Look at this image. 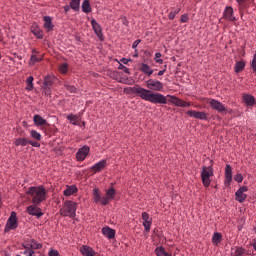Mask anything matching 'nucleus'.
Wrapping results in <instances>:
<instances>
[{
    "mask_svg": "<svg viewBox=\"0 0 256 256\" xmlns=\"http://www.w3.org/2000/svg\"><path fill=\"white\" fill-rule=\"evenodd\" d=\"M17 229V213L11 212L10 217L7 220L6 226L4 228L5 233Z\"/></svg>",
    "mask_w": 256,
    "mask_h": 256,
    "instance_id": "obj_9",
    "label": "nucleus"
},
{
    "mask_svg": "<svg viewBox=\"0 0 256 256\" xmlns=\"http://www.w3.org/2000/svg\"><path fill=\"white\" fill-rule=\"evenodd\" d=\"M49 256H59V251L51 249L49 251Z\"/></svg>",
    "mask_w": 256,
    "mask_h": 256,
    "instance_id": "obj_52",
    "label": "nucleus"
},
{
    "mask_svg": "<svg viewBox=\"0 0 256 256\" xmlns=\"http://www.w3.org/2000/svg\"><path fill=\"white\" fill-rule=\"evenodd\" d=\"M251 67L253 69V73H256V53L253 56L252 62H251Z\"/></svg>",
    "mask_w": 256,
    "mask_h": 256,
    "instance_id": "obj_46",
    "label": "nucleus"
},
{
    "mask_svg": "<svg viewBox=\"0 0 256 256\" xmlns=\"http://www.w3.org/2000/svg\"><path fill=\"white\" fill-rule=\"evenodd\" d=\"M64 11L65 13H69V11H71V6H68V5L64 6Z\"/></svg>",
    "mask_w": 256,
    "mask_h": 256,
    "instance_id": "obj_54",
    "label": "nucleus"
},
{
    "mask_svg": "<svg viewBox=\"0 0 256 256\" xmlns=\"http://www.w3.org/2000/svg\"><path fill=\"white\" fill-rule=\"evenodd\" d=\"M147 91L161 92L164 89L163 82L157 79H149L146 81Z\"/></svg>",
    "mask_w": 256,
    "mask_h": 256,
    "instance_id": "obj_7",
    "label": "nucleus"
},
{
    "mask_svg": "<svg viewBox=\"0 0 256 256\" xmlns=\"http://www.w3.org/2000/svg\"><path fill=\"white\" fill-rule=\"evenodd\" d=\"M44 93L49 97L51 95V87L43 86Z\"/></svg>",
    "mask_w": 256,
    "mask_h": 256,
    "instance_id": "obj_50",
    "label": "nucleus"
},
{
    "mask_svg": "<svg viewBox=\"0 0 256 256\" xmlns=\"http://www.w3.org/2000/svg\"><path fill=\"white\" fill-rule=\"evenodd\" d=\"M245 248L237 246L234 251V256H245Z\"/></svg>",
    "mask_w": 256,
    "mask_h": 256,
    "instance_id": "obj_37",
    "label": "nucleus"
},
{
    "mask_svg": "<svg viewBox=\"0 0 256 256\" xmlns=\"http://www.w3.org/2000/svg\"><path fill=\"white\" fill-rule=\"evenodd\" d=\"M223 17L226 21L235 22L237 21V17H235V11L233 10V7L226 6L223 11Z\"/></svg>",
    "mask_w": 256,
    "mask_h": 256,
    "instance_id": "obj_11",
    "label": "nucleus"
},
{
    "mask_svg": "<svg viewBox=\"0 0 256 256\" xmlns=\"http://www.w3.org/2000/svg\"><path fill=\"white\" fill-rule=\"evenodd\" d=\"M121 62L124 64V65H128L129 64V60L127 58H122L121 59Z\"/></svg>",
    "mask_w": 256,
    "mask_h": 256,
    "instance_id": "obj_55",
    "label": "nucleus"
},
{
    "mask_svg": "<svg viewBox=\"0 0 256 256\" xmlns=\"http://www.w3.org/2000/svg\"><path fill=\"white\" fill-rule=\"evenodd\" d=\"M14 145L16 147H19V146L26 147V145H29V139H27V138H17L14 142Z\"/></svg>",
    "mask_w": 256,
    "mask_h": 256,
    "instance_id": "obj_30",
    "label": "nucleus"
},
{
    "mask_svg": "<svg viewBox=\"0 0 256 256\" xmlns=\"http://www.w3.org/2000/svg\"><path fill=\"white\" fill-rule=\"evenodd\" d=\"M43 20L45 29H47V31H53V22L51 20V17L45 16Z\"/></svg>",
    "mask_w": 256,
    "mask_h": 256,
    "instance_id": "obj_27",
    "label": "nucleus"
},
{
    "mask_svg": "<svg viewBox=\"0 0 256 256\" xmlns=\"http://www.w3.org/2000/svg\"><path fill=\"white\" fill-rule=\"evenodd\" d=\"M28 145H31L32 147H41V144L39 142L28 140Z\"/></svg>",
    "mask_w": 256,
    "mask_h": 256,
    "instance_id": "obj_49",
    "label": "nucleus"
},
{
    "mask_svg": "<svg viewBox=\"0 0 256 256\" xmlns=\"http://www.w3.org/2000/svg\"><path fill=\"white\" fill-rule=\"evenodd\" d=\"M33 121H34V124L36 125V127H45V125H47V120H45L39 114L34 115Z\"/></svg>",
    "mask_w": 256,
    "mask_h": 256,
    "instance_id": "obj_22",
    "label": "nucleus"
},
{
    "mask_svg": "<svg viewBox=\"0 0 256 256\" xmlns=\"http://www.w3.org/2000/svg\"><path fill=\"white\" fill-rule=\"evenodd\" d=\"M142 220L145 221H151V218L149 217V214L147 212L142 213Z\"/></svg>",
    "mask_w": 256,
    "mask_h": 256,
    "instance_id": "obj_48",
    "label": "nucleus"
},
{
    "mask_svg": "<svg viewBox=\"0 0 256 256\" xmlns=\"http://www.w3.org/2000/svg\"><path fill=\"white\" fill-rule=\"evenodd\" d=\"M59 71H60V73L65 75L69 71V65H67V63L60 64Z\"/></svg>",
    "mask_w": 256,
    "mask_h": 256,
    "instance_id": "obj_39",
    "label": "nucleus"
},
{
    "mask_svg": "<svg viewBox=\"0 0 256 256\" xmlns=\"http://www.w3.org/2000/svg\"><path fill=\"white\" fill-rule=\"evenodd\" d=\"M155 62L159 63L160 65L163 63V59H161V53L160 52H157L155 54Z\"/></svg>",
    "mask_w": 256,
    "mask_h": 256,
    "instance_id": "obj_44",
    "label": "nucleus"
},
{
    "mask_svg": "<svg viewBox=\"0 0 256 256\" xmlns=\"http://www.w3.org/2000/svg\"><path fill=\"white\" fill-rule=\"evenodd\" d=\"M181 11V8H177L172 10L169 15H168V19H170V21H173V19H175V16L178 15V13Z\"/></svg>",
    "mask_w": 256,
    "mask_h": 256,
    "instance_id": "obj_40",
    "label": "nucleus"
},
{
    "mask_svg": "<svg viewBox=\"0 0 256 256\" xmlns=\"http://www.w3.org/2000/svg\"><path fill=\"white\" fill-rule=\"evenodd\" d=\"M91 25L94 33L97 35V37H99V39H101V37H103V31L101 29V25H99V23H97V20L95 19L91 20Z\"/></svg>",
    "mask_w": 256,
    "mask_h": 256,
    "instance_id": "obj_20",
    "label": "nucleus"
},
{
    "mask_svg": "<svg viewBox=\"0 0 256 256\" xmlns=\"http://www.w3.org/2000/svg\"><path fill=\"white\" fill-rule=\"evenodd\" d=\"M82 11L84 13H91V3H89V0H84L82 2Z\"/></svg>",
    "mask_w": 256,
    "mask_h": 256,
    "instance_id": "obj_32",
    "label": "nucleus"
},
{
    "mask_svg": "<svg viewBox=\"0 0 256 256\" xmlns=\"http://www.w3.org/2000/svg\"><path fill=\"white\" fill-rule=\"evenodd\" d=\"M80 5H81V0H71L70 9H73V11H79Z\"/></svg>",
    "mask_w": 256,
    "mask_h": 256,
    "instance_id": "obj_34",
    "label": "nucleus"
},
{
    "mask_svg": "<svg viewBox=\"0 0 256 256\" xmlns=\"http://www.w3.org/2000/svg\"><path fill=\"white\" fill-rule=\"evenodd\" d=\"M139 43H141V40L134 41L133 44H132V49H137Z\"/></svg>",
    "mask_w": 256,
    "mask_h": 256,
    "instance_id": "obj_53",
    "label": "nucleus"
},
{
    "mask_svg": "<svg viewBox=\"0 0 256 256\" xmlns=\"http://www.w3.org/2000/svg\"><path fill=\"white\" fill-rule=\"evenodd\" d=\"M247 191H249L247 186L240 187L235 193L236 201H238L239 203H243V201L247 199V194H245L247 193Z\"/></svg>",
    "mask_w": 256,
    "mask_h": 256,
    "instance_id": "obj_14",
    "label": "nucleus"
},
{
    "mask_svg": "<svg viewBox=\"0 0 256 256\" xmlns=\"http://www.w3.org/2000/svg\"><path fill=\"white\" fill-rule=\"evenodd\" d=\"M67 119L72 123V125L79 124V117L77 115L70 114L67 116Z\"/></svg>",
    "mask_w": 256,
    "mask_h": 256,
    "instance_id": "obj_36",
    "label": "nucleus"
},
{
    "mask_svg": "<svg viewBox=\"0 0 256 256\" xmlns=\"http://www.w3.org/2000/svg\"><path fill=\"white\" fill-rule=\"evenodd\" d=\"M53 78L52 76H46L44 77V87H53Z\"/></svg>",
    "mask_w": 256,
    "mask_h": 256,
    "instance_id": "obj_35",
    "label": "nucleus"
},
{
    "mask_svg": "<svg viewBox=\"0 0 256 256\" xmlns=\"http://www.w3.org/2000/svg\"><path fill=\"white\" fill-rule=\"evenodd\" d=\"M243 101L248 107H253V105H255V97L251 94H244Z\"/></svg>",
    "mask_w": 256,
    "mask_h": 256,
    "instance_id": "obj_24",
    "label": "nucleus"
},
{
    "mask_svg": "<svg viewBox=\"0 0 256 256\" xmlns=\"http://www.w3.org/2000/svg\"><path fill=\"white\" fill-rule=\"evenodd\" d=\"M222 237L223 236L221 235V233L219 232L214 233L212 236V243L216 246L219 245V243H221Z\"/></svg>",
    "mask_w": 256,
    "mask_h": 256,
    "instance_id": "obj_31",
    "label": "nucleus"
},
{
    "mask_svg": "<svg viewBox=\"0 0 256 256\" xmlns=\"http://www.w3.org/2000/svg\"><path fill=\"white\" fill-rule=\"evenodd\" d=\"M231 181H233V169L231 165L227 164L225 168V185L230 186Z\"/></svg>",
    "mask_w": 256,
    "mask_h": 256,
    "instance_id": "obj_18",
    "label": "nucleus"
},
{
    "mask_svg": "<svg viewBox=\"0 0 256 256\" xmlns=\"http://www.w3.org/2000/svg\"><path fill=\"white\" fill-rule=\"evenodd\" d=\"M211 177H213V167H202L201 180L204 187L211 185Z\"/></svg>",
    "mask_w": 256,
    "mask_h": 256,
    "instance_id": "obj_5",
    "label": "nucleus"
},
{
    "mask_svg": "<svg viewBox=\"0 0 256 256\" xmlns=\"http://www.w3.org/2000/svg\"><path fill=\"white\" fill-rule=\"evenodd\" d=\"M80 253L83 256L97 255V252H95V250L93 248H91V246H88V245H83L82 247H80Z\"/></svg>",
    "mask_w": 256,
    "mask_h": 256,
    "instance_id": "obj_19",
    "label": "nucleus"
},
{
    "mask_svg": "<svg viewBox=\"0 0 256 256\" xmlns=\"http://www.w3.org/2000/svg\"><path fill=\"white\" fill-rule=\"evenodd\" d=\"M250 245L253 247L254 251H256V239H253Z\"/></svg>",
    "mask_w": 256,
    "mask_h": 256,
    "instance_id": "obj_57",
    "label": "nucleus"
},
{
    "mask_svg": "<svg viewBox=\"0 0 256 256\" xmlns=\"http://www.w3.org/2000/svg\"><path fill=\"white\" fill-rule=\"evenodd\" d=\"M115 233H116L115 229H112L109 226H106V227L102 228V234L107 239H115Z\"/></svg>",
    "mask_w": 256,
    "mask_h": 256,
    "instance_id": "obj_21",
    "label": "nucleus"
},
{
    "mask_svg": "<svg viewBox=\"0 0 256 256\" xmlns=\"http://www.w3.org/2000/svg\"><path fill=\"white\" fill-rule=\"evenodd\" d=\"M118 69H119L120 71H124V73H127V75H130V74H131V72L129 71V68H127V67H126L125 65H123V64H119Z\"/></svg>",
    "mask_w": 256,
    "mask_h": 256,
    "instance_id": "obj_43",
    "label": "nucleus"
},
{
    "mask_svg": "<svg viewBox=\"0 0 256 256\" xmlns=\"http://www.w3.org/2000/svg\"><path fill=\"white\" fill-rule=\"evenodd\" d=\"M30 135L32 139H35V141H41V133L37 132L36 130H31Z\"/></svg>",
    "mask_w": 256,
    "mask_h": 256,
    "instance_id": "obj_38",
    "label": "nucleus"
},
{
    "mask_svg": "<svg viewBox=\"0 0 256 256\" xmlns=\"http://www.w3.org/2000/svg\"><path fill=\"white\" fill-rule=\"evenodd\" d=\"M65 88L67 89V91H69L70 93H75L77 91V88L75 86H70V85H66Z\"/></svg>",
    "mask_w": 256,
    "mask_h": 256,
    "instance_id": "obj_47",
    "label": "nucleus"
},
{
    "mask_svg": "<svg viewBox=\"0 0 256 256\" xmlns=\"http://www.w3.org/2000/svg\"><path fill=\"white\" fill-rule=\"evenodd\" d=\"M208 105H210L211 109L217 111V113H221L222 115L228 111L225 105L219 102V100L210 99L208 100Z\"/></svg>",
    "mask_w": 256,
    "mask_h": 256,
    "instance_id": "obj_8",
    "label": "nucleus"
},
{
    "mask_svg": "<svg viewBox=\"0 0 256 256\" xmlns=\"http://www.w3.org/2000/svg\"><path fill=\"white\" fill-rule=\"evenodd\" d=\"M33 205H41L47 199V190L43 186H32L26 191Z\"/></svg>",
    "mask_w": 256,
    "mask_h": 256,
    "instance_id": "obj_2",
    "label": "nucleus"
},
{
    "mask_svg": "<svg viewBox=\"0 0 256 256\" xmlns=\"http://www.w3.org/2000/svg\"><path fill=\"white\" fill-rule=\"evenodd\" d=\"M107 167V160H100L98 163L94 164L91 168L90 171H92L94 174L95 173H101L103 169Z\"/></svg>",
    "mask_w": 256,
    "mask_h": 256,
    "instance_id": "obj_17",
    "label": "nucleus"
},
{
    "mask_svg": "<svg viewBox=\"0 0 256 256\" xmlns=\"http://www.w3.org/2000/svg\"><path fill=\"white\" fill-rule=\"evenodd\" d=\"M124 93H126V95H137V97H140L143 101H148L155 105H157V103L167 105V98L163 94L147 90L139 85L124 88Z\"/></svg>",
    "mask_w": 256,
    "mask_h": 256,
    "instance_id": "obj_1",
    "label": "nucleus"
},
{
    "mask_svg": "<svg viewBox=\"0 0 256 256\" xmlns=\"http://www.w3.org/2000/svg\"><path fill=\"white\" fill-rule=\"evenodd\" d=\"M27 91H33V76H29L27 78V86H26Z\"/></svg>",
    "mask_w": 256,
    "mask_h": 256,
    "instance_id": "obj_41",
    "label": "nucleus"
},
{
    "mask_svg": "<svg viewBox=\"0 0 256 256\" xmlns=\"http://www.w3.org/2000/svg\"><path fill=\"white\" fill-rule=\"evenodd\" d=\"M89 151H91V148H89V146L87 145L79 148L76 153L77 161H83L84 159H87V155H89Z\"/></svg>",
    "mask_w": 256,
    "mask_h": 256,
    "instance_id": "obj_13",
    "label": "nucleus"
},
{
    "mask_svg": "<svg viewBox=\"0 0 256 256\" xmlns=\"http://www.w3.org/2000/svg\"><path fill=\"white\" fill-rule=\"evenodd\" d=\"M151 220H148V221H144L143 222V226H144V228H145V231L147 232V233H149V231H151Z\"/></svg>",
    "mask_w": 256,
    "mask_h": 256,
    "instance_id": "obj_42",
    "label": "nucleus"
},
{
    "mask_svg": "<svg viewBox=\"0 0 256 256\" xmlns=\"http://www.w3.org/2000/svg\"><path fill=\"white\" fill-rule=\"evenodd\" d=\"M133 57H139V54H138V53H135V54L133 55Z\"/></svg>",
    "mask_w": 256,
    "mask_h": 256,
    "instance_id": "obj_58",
    "label": "nucleus"
},
{
    "mask_svg": "<svg viewBox=\"0 0 256 256\" xmlns=\"http://www.w3.org/2000/svg\"><path fill=\"white\" fill-rule=\"evenodd\" d=\"M115 195H117V191H115L114 188L106 190L105 196H101L99 188L93 189V201L96 204L109 205V202L115 199Z\"/></svg>",
    "mask_w": 256,
    "mask_h": 256,
    "instance_id": "obj_3",
    "label": "nucleus"
},
{
    "mask_svg": "<svg viewBox=\"0 0 256 256\" xmlns=\"http://www.w3.org/2000/svg\"><path fill=\"white\" fill-rule=\"evenodd\" d=\"M234 181L237 183H243V174H237L234 176Z\"/></svg>",
    "mask_w": 256,
    "mask_h": 256,
    "instance_id": "obj_45",
    "label": "nucleus"
},
{
    "mask_svg": "<svg viewBox=\"0 0 256 256\" xmlns=\"http://www.w3.org/2000/svg\"><path fill=\"white\" fill-rule=\"evenodd\" d=\"M140 71L144 74L147 75L148 77H151V75L153 74V69H151V67L146 64V63H142L140 65Z\"/></svg>",
    "mask_w": 256,
    "mask_h": 256,
    "instance_id": "obj_25",
    "label": "nucleus"
},
{
    "mask_svg": "<svg viewBox=\"0 0 256 256\" xmlns=\"http://www.w3.org/2000/svg\"><path fill=\"white\" fill-rule=\"evenodd\" d=\"M31 33H33V35L37 39H41L43 37V30H41V28H39V26H37V24H33L31 26Z\"/></svg>",
    "mask_w": 256,
    "mask_h": 256,
    "instance_id": "obj_23",
    "label": "nucleus"
},
{
    "mask_svg": "<svg viewBox=\"0 0 256 256\" xmlns=\"http://www.w3.org/2000/svg\"><path fill=\"white\" fill-rule=\"evenodd\" d=\"M154 253L157 256H172L171 254L167 253V251H165V247L163 246L156 247V249L154 250Z\"/></svg>",
    "mask_w": 256,
    "mask_h": 256,
    "instance_id": "obj_29",
    "label": "nucleus"
},
{
    "mask_svg": "<svg viewBox=\"0 0 256 256\" xmlns=\"http://www.w3.org/2000/svg\"><path fill=\"white\" fill-rule=\"evenodd\" d=\"M186 115H188L189 117H193L194 119H200L201 121H207V113H205V112L190 110V111L186 112Z\"/></svg>",
    "mask_w": 256,
    "mask_h": 256,
    "instance_id": "obj_15",
    "label": "nucleus"
},
{
    "mask_svg": "<svg viewBox=\"0 0 256 256\" xmlns=\"http://www.w3.org/2000/svg\"><path fill=\"white\" fill-rule=\"evenodd\" d=\"M38 205L32 204L27 207V214L33 215L39 219V217H43V212H41V208L37 207Z\"/></svg>",
    "mask_w": 256,
    "mask_h": 256,
    "instance_id": "obj_16",
    "label": "nucleus"
},
{
    "mask_svg": "<svg viewBox=\"0 0 256 256\" xmlns=\"http://www.w3.org/2000/svg\"><path fill=\"white\" fill-rule=\"evenodd\" d=\"M170 103H173V105H176V107H191V103L183 101L180 98H177L176 96H167Z\"/></svg>",
    "mask_w": 256,
    "mask_h": 256,
    "instance_id": "obj_12",
    "label": "nucleus"
},
{
    "mask_svg": "<svg viewBox=\"0 0 256 256\" xmlns=\"http://www.w3.org/2000/svg\"><path fill=\"white\" fill-rule=\"evenodd\" d=\"M78 189L75 185L67 186V188L64 190L65 197H71V195H75L77 193Z\"/></svg>",
    "mask_w": 256,
    "mask_h": 256,
    "instance_id": "obj_26",
    "label": "nucleus"
},
{
    "mask_svg": "<svg viewBox=\"0 0 256 256\" xmlns=\"http://www.w3.org/2000/svg\"><path fill=\"white\" fill-rule=\"evenodd\" d=\"M243 69H245V63L243 61L236 62L235 66H234L235 73H241V71H243Z\"/></svg>",
    "mask_w": 256,
    "mask_h": 256,
    "instance_id": "obj_33",
    "label": "nucleus"
},
{
    "mask_svg": "<svg viewBox=\"0 0 256 256\" xmlns=\"http://www.w3.org/2000/svg\"><path fill=\"white\" fill-rule=\"evenodd\" d=\"M165 71H166L165 68H164L163 70H160V71L158 72V77H162V75H165Z\"/></svg>",
    "mask_w": 256,
    "mask_h": 256,
    "instance_id": "obj_56",
    "label": "nucleus"
},
{
    "mask_svg": "<svg viewBox=\"0 0 256 256\" xmlns=\"http://www.w3.org/2000/svg\"><path fill=\"white\" fill-rule=\"evenodd\" d=\"M189 21V16L187 14H184L181 16V23H187Z\"/></svg>",
    "mask_w": 256,
    "mask_h": 256,
    "instance_id": "obj_51",
    "label": "nucleus"
},
{
    "mask_svg": "<svg viewBox=\"0 0 256 256\" xmlns=\"http://www.w3.org/2000/svg\"><path fill=\"white\" fill-rule=\"evenodd\" d=\"M37 53H39V52H37V50H35V49L32 50V55L30 58V61L32 63H39V62L43 61V56H37Z\"/></svg>",
    "mask_w": 256,
    "mask_h": 256,
    "instance_id": "obj_28",
    "label": "nucleus"
},
{
    "mask_svg": "<svg viewBox=\"0 0 256 256\" xmlns=\"http://www.w3.org/2000/svg\"><path fill=\"white\" fill-rule=\"evenodd\" d=\"M60 215L63 217L75 218L77 215V203L71 200H66L64 202L63 208L60 209Z\"/></svg>",
    "mask_w": 256,
    "mask_h": 256,
    "instance_id": "obj_4",
    "label": "nucleus"
},
{
    "mask_svg": "<svg viewBox=\"0 0 256 256\" xmlns=\"http://www.w3.org/2000/svg\"><path fill=\"white\" fill-rule=\"evenodd\" d=\"M238 4V11L240 13V17H243L245 15V11L249 9L251 6V0H235Z\"/></svg>",
    "mask_w": 256,
    "mask_h": 256,
    "instance_id": "obj_10",
    "label": "nucleus"
},
{
    "mask_svg": "<svg viewBox=\"0 0 256 256\" xmlns=\"http://www.w3.org/2000/svg\"><path fill=\"white\" fill-rule=\"evenodd\" d=\"M42 247L43 245L41 243H37L35 240H32L24 246V251L22 253L25 256H33L35 255L36 249H41Z\"/></svg>",
    "mask_w": 256,
    "mask_h": 256,
    "instance_id": "obj_6",
    "label": "nucleus"
}]
</instances>
